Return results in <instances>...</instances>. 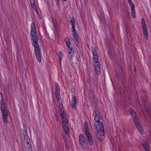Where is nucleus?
Returning <instances> with one entry per match:
<instances>
[{
  "label": "nucleus",
  "instance_id": "39448f33",
  "mask_svg": "<svg viewBox=\"0 0 151 151\" xmlns=\"http://www.w3.org/2000/svg\"><path fill=\"white\" fill-rule=\"evenodd\" d=\"M141 24L143 34L145 37V39L147 40L148 38V33L147 32V28L146 27L144 19L142 18L141 19Z\"/></svg>",
  "mask_w": 151,
  "mask_h": 151
},
{
  "label": "nucleus",
  "instance_id": "f257e3e1",
  "mask_svg": "<svg viewBox=\"0 0 151 151\" xmlns=\"http://www.w3.org/2000/svg\"><path fill=\"white\" fill-rule=\"evenodd\" d=\"M93 115L94 117L95 122L94 123V130L96 135L98 139L102 141L104 137V129L102 123L100 122L101 117L99 111L97 110H95Z\"/></svg>",
  "mask_w": 151,
  "mask_h": 151
},
{
  "label": "nucleus",
  "instance_id": "f8f14e48",
  "mask_svg": "<svg viewBox=\"0 0 151 151\" xmlns=\"http://www.w3.org/2000/svg\"><path fill=\"white\" fill-rule=\"evenodd\" d=\"M129 111L133 118L134 123H135V121L137 122L139 121V118L137 116L135 111H134L132 108H130L129 109Z\"/></svg>",
  "mask_w": 151,
  "mask_h": 151
},
{
  "label": "nucleus",
  "instance_id": "423d86ee",
  "mask_svg": "<svg viewBox=\"0 0 151 151\" xmlns=\"http://www.w3.org/2000/svg\"><path fill=\"white\" fill-rule=\"evenodd\" d=\"M79 145L83 150H85L86 148V145L85 143V139L83 135L81 134L79 136Z\"/></svg>",
  "mask_w": 151,
  "mask_h": 151
},
{
  "label": "nucleus",
  "instance_id": "c85d7f7f",
  "mask_svg": "<svg viewBox=\"0 0 151 151\" xmlns=\"http://www.w3.org/2000/svg\"><path fill=\"white\" fill-rule=\"evenodd\" d=\"M26 143L27 145H29V144H31V142L30 139H28L26 141Z\"/></svg>",
  "mask_w": 151,
  "mask_h": 151
},
{
  "label": "nucleus",
  "instance_id": "9b49d317",
  "mask_svg": "<svg viewBox=\"0 0 151 151\" xmlns=\"http://www.w3.org/2000/svg\"><path fill=\"white\" fill-rule=\"evenodd\" d=\"M85 133L89 145L90 146H92L93 144V142L91 134L89 132H88V131H87L86 132H85Z\"/></svg>",
  "mask_w": 151,
  "mask_h": 151
},
{
  "label": "nucleus",
  "instance_id": "c756f323",
  "mask_svg": "<svg viewBox=\"0 0 151 151\" xmlns=\"http://www.w3.org/2000/svg\"><path fill=\"white\" fill-rule=\"evenodd\" d=\"M28 139H30L28 136L27 135H25L24 136V139L26 141Z\"/></svg>",
  "mask_w": 151,
  "mask_h": 151
},
{
  "label": "nucleus",
  "instance_id": "6e6552de",
  "mask_svg": "<svg viewBox=\"0 0 151 151\" xmlns=\"http://www.w3.org/2000/svg\"><path fill=\"white\" fill-rule=\"evenodd\" d=\"M134 124L139 132L142 135H144V130L140 124V121H135Z\"/></svg>",
  "mask_w": 151,
  "mask_h": 151
},
{
  "label": "nucleus",
  "instance_id": "cd10ccee",
  "mask_svg": "<svg viewBox=\"0 0 151 151\" xmlns=\"http://www.w3.org/2000/svg\"><path fill=\"white\" fill-rule=\"evenodd\" d=\"M65 147H66V149L68 150H69V144L68 142H66Z\"/></svg>",
  "mask_w": 151,
  "mask_h": 151
},
{
  "label": "nucleus",
  "instance_id": "2eb2a0df",
  "mask_svg": "<svg viewBox=\"0 0 151 151\" xmlns=\"http://www.w3.org/2000/svg\"><path fill=\"white\" fill-rule=\"evenodd\" d=\"M72 29V32L73 34V37L75 40L77 42L78 41V33L77 32L75 28L73 27Z\"/></svg>",
  "mask_w": 151,
  "mask_h": 151
},
{
  "label": "nucleus",
  "instance_id": "a878e982",
  "mask_svg": "<svg viewBox=\"0 0 151 151\" xmlns=\"http://www.w3.org/2000/svg\"><path fill=\"white\" fill-rule=\"evenodd\" d=\"M28 148L27 150L28 151H32V148L31 144L29 145H27L26 146Z\"/></svg>",
  "mask_w": 151,
  "mask_h": 151
},
{
  "label": "nucleus",
  "instance_id": "bb28decb",
  "mask_svg": "<svg viewBox=\"0 0 151 151\" xmlns=\"http://www.w3.org/2000/svg\"><path fill=\"white\" fill-rule=\"evenodd\" d=\"M60 89H55V94H58L60 93Z\"/></svg>",
  "mask_w": 151,
  "mask_h": 151
},
{
  "label": "nucleus",
  "instance_id": "b1692460",
  "mask_svg": "<svg viewBox=\"0 0 151 151\" xmlns=\"http://www.w3.org/2000/svg\"><path fill=\"white\" fill-rule=\"evenodd\" d=\"M83 125L84 128L86 132L87 131L89 132V130L88 129L87 123L86 122H85Z\"/></svg>",
  "mask_w": 151,
  "mask_h": 151
},
{
  "label": "nucleus",
  "instance_id": "473e14b6",
  "mask_svg": "<svg viewBox=\"0 0 151 151\" xmlns=\"http://www.w3.org/2000/svg\"><path fill=\"white\" fill-rule=\"evenodd\" d=\"M63 1H66V0H62Z\"/></svg>",
  "mask_w": 151,
  "mask_h": 151
},
{
  "label": "nucleus",
  "instance_id": "a211bd4d",
  "mask_svg": "<svg viewBox=\"0 0 151 151\" xmlns=\"http://www.w3.org/2000/svg\"><path fill=\"white\" fill-rule=\"evenodd\" d=\"M55 96L58 103L59 104V105H60L61 106H62L63 103L60 96V94H58L57 95L55 94Z\"/></svg>",
  "mask_w": 151,
  "mask_h": 151
},
{
  "label": "nucleus",
  "instance_id": "20e7f679",
  "mask_svg": "<svg viewBox=\"0 0 151 151\" xmlns=\"http://www.w3.org/2000/svg\"><path fill=\"white\" fill-rule=\"evenodd\" d=\"M62 123L63 124V131L67 135L68 134H69V124L68 121L67 119L62 120Z\"/></svg>",
  "mask_w": 151,
  "mask_h": 151
},
{
  "label": "nucleus",
  "instance_id": "4be33fe9",
  "mask_svg": "<svg viewBox=\"0 0 151 151\" xmlns=\"http://www.w3.org/2000/svg\"><path fill=\"white\" fill-rule=\"evenodd\" d=\"M131 9L132 11L131 15L133 18H134L136 16L135 8H131Z\"/></svg>",
  "mask_w": 151,
  "mask_h": 151
},
{
  "label": "nucleus",
  "instance_id": "7ed1b4c3",
  "mask_svg": "<svg viewBox=\"0 0 151 151\" xmlns=\"http://www.w3.org/2000/svg\"><path fill=\"white\" fill-rule=\"evenodd\" d=\"M93 58V65L95 71L97 75L100 74L101 73L100 66L98 60L97 53L94 49L92 51Z\"/></svg>",
  "mask_w": 151,
  "mask_h": 151
},
{
  "label": "nucleus",
  "instance_id": "7c9ffc66",
  "mask_svg": "<svg viewBox=\"0 0 151 151\" xmlns=\"http://www.w3.org/2000/svg\"><path fill=\"white\" fill-rule=\"evenodd\" d=\"M55 89H60L59 86L57 83H55Z\"/></svg>",
  "mask_w": 151,
  "mask_h": 151
},
{
  "label": "nucleus",
  "instance_id": "4468645a",
  "mask_svg": "<svg viewBox=\"0 0 151 151\" xmlns=\"http://www.w3.org/2000/svg\"><path fill=\"white\" fill-rule=\"evenodd\" d=\"M67 49L69 57H72L74 55V51L72 46H71L70 47H68Z\"/></svg>",
  "mask_w": 151,
  "mask_h": 151
},
{
  "label": "nucleus",
  "instance_id": "f3484780",
  "mask_svg": "<svg viewBox=\"0 0 151 151\" xmlns=\"http://www.w3.org/2000/svg\"><path fill=\"white\" fill-rule=\"evenodd\" d=\"M72 106L73 108L75 107L76 105V97L73 96L72 99L71 103Z\"/></svg>",
  "mask_w": 151,
  "mask_h": 151
},
{
  "label": "nucleus",
  "instance_id": "0eeeda50",
  "mask_svg": "<svg viewBox=\"0 0 151 151\" xmlns=\"http://www.w3.org/2000/svg\"><path fill=\"white\" fill-rule=\"evenodd\" d=\"M141 143L145 151H150V147L149 145L148 140L146 138H144Z\"/></svg>",
  "mask_w": 151,
  "mask_h": 151
},
{
  "label": "nucleus",
  "instance_id": "393cba45",
  "mask_svg": "<svg viewBox=\"0 0 151 151\" xmlns=\"http://www.w3.org/2000/svg\"><path fill=\"white\" fill-rule=\"evenodd\" d=\"M128 3L130 6L131 8H135L134 4L132 1V0H127Z\"/></svg>",
  "mask_w": 151,
  "mask_h": 151
},
{
  "label": "nucleus",
  "instance_id": "6ab92c4d",
  "mask_svg": "<svg viewBox=\"0 0 151 151\" xmlns=\"http://www.w3.org/2000/svg\"><path fill=\"white\" fill-rule=\"evenodd\" d=\"M65 42L66 43L67 48L70 47L71 46H72L70 41V40L68 37H66L65 39Z\"/></svg>",
  "mask_w": 151,
  "mask_h": 151
},
{
  "label": "nucleus",
  "instance_id": "f03ea898",
  "mask_svg": "<svg viewBox=\"0 0 151 151\" xmlns=\"http://www.w3.org/2000/svg\"><path fill=\"white\" fill-rule=\"evenodd\" d=\"M32 41V45L33 46L35 50V52L36 58L38 61L40 62L41 61L42 57L40 47L38 43V36H36L35 37L31 39Z\"/></svg>",
  "mask_w": 151,
  "mask_h": 151
},
{
  "label": "nucleus",
  "instance_id": "2f4dec72",
  "mask_svg": "<svg viewBox=\"0 0 151 151\" xmlns=\"http://www.w3.org/2000/svg\"><path fill=\"white\" fill-rule=\"evenodd\" d=\"M63 139L64 140V141L65 142V143H66V142H67V139L66 137L64 136H63Z\"/></svg>",
  "mask_w": 151,
  "mask_h": 151
},
{
  "label": "nucleus",
  "instance_id": "1a4fd4ad",
  "mask_svg": "<svg viewBox=\"0 0 151 151\" xmlns=\"http://www.w3.org/2000/svg\"><path fill=\"white\" fill-rule=\"evenodd\" d=\"M59 108V112L62 120L67 119L66 112L64 111L63 106H61L60 105Z\"/></svg>",
  "mask_w": 151,
  "mask_h": 151
},
{
  "label": "nucleus",
  "instance_id": "aec40b11",
  "mask_svg": "<svg viewBox=\"0 0 151 151\" xmlns=\"http://www.w3.org/2000/svg\"><path fill=\"white\" fill-rule=\"evenodd\" d=\"M30 1L31 3V6L32 7V8L33 9L37 11V12L36 8L35 5V0H30Z\"/></svg>",
  "mask_w": 151,
  "mask_h": 151
},
{
  "label": "nucleus",
  "instance_id": "412c9836",
  "mask_svg": "<svg viewBox=\"0 0 151 151\" xmlns=\"http://www.w3.org/2000/svg\"><path fill=\"white\" fill-rule=\"evenodd\" d=\"M58 55L59 58L60 59V66L61 65V61L62 58L63 56V54L60 51H59L58 53Z\"/></svg>",
  "mask_w": 151,
  "mask_h": 151
},
{
  "label": "nucleus",
  "instance_id": "dca6fc26",
  "mask_svg": "<svg viewBox=\"0 0 151 151\" xmlns=\"http://www.w3.org/2000/svg\"><path fill=\"white\" fill-rule=\"evenodd\" d=\"M0 104L1 111H3L4 110L7 109L4 101H3L2 100H1L0 102Z\"/></svg>",
  "mask_w": 151,
  "mask_h": 151
},
{
  "label": "nucleus",
  "instance_id": "9d476101",
  "mask_svg": "<svg viewBox=\"0 0 151 151\" xmlns=\"http://www.w3.org/2000/svg\"><path fill=\"white\" fill-rule=\"evenodd\" d=\"M30 35L31 39H33L36 36H38L36 32L34 22L32 23L31 24V31Z\"/></svg>",
  "mask_w": 151,
  "mask_h": 151
},
{
  "label": "nucleus",
  "instance_id": "ddd939ff",
  "mask_svg": "<svg viewBox=\"0 0 151 151\" xmlns=\"http://www.w3.org/2000/svg\"><path fill=\"white\" fill-rule=\"evenodd\" d=\"M2 114V118L4 122L6 123H8V111L7 110H4L3 111H1Z\"/></svg>",
  "mask_w": 151,
  "mask_h": 151
},
{
  "label": "nucleus",
  "instance_id": "72a5a7b5",
  "mask_svg": "<svg viewBox=\"0 0 151 151\" xmlns=\"http://www.w3.org/2000/svg\"><path fill=\"white\" fill-rule=\"evenodd\" d=\"M145 109H146V107H145Z\"/></svg>",
  "mask_w": 151,
  "mask_h": 151
},
{
  "label": "nucleus",
  "instance_id": "5701e85b",
  "mask_svg": "<svg viewBox=\"0 0 151 151\" xmlns=\"http://www.w3.org/2000/svg\"><path fill=\"white\" fill-rule=\"evenodd\" d=\"M71 24L72 26V28L73 27L75 28L76 24L75 20L74 18L73 17L70 20Z\"/></svg>",
  "mask_w": 151,
  "mask_h": 151
}]
</instances>
